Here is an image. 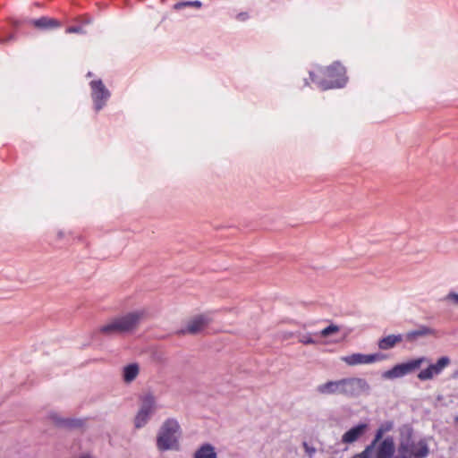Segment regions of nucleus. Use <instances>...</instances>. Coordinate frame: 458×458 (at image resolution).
<instances>
[{"mask_svg": "<svg viewBox=\"0 0 458 458\" xmlns=\"http://www.w3.org/2000/svg\"><path fill=\"white\" fill-rule=\"evenodd\" d=\"M370 390L366 379L357 377H343L328 380L316 387L320 395H340L345 398H358Z\"/></svg>", "mask_w": 458, "mask_h": 458, "instance_id": "f257e3e1", "label": "nucleus"}, {"mask_svg": "<svg viewBox=\"0 0 458 458\" xmlns=\"http://www.w3.org/2000/svg\"><path fill=\"white\" fill-rule=\"evenodd\" d=\"M145 315L146 312L142 310L129 312L124 316L114 318L100 327L99 332L106 335L129 333L138 327Z\"/></svg>", "mask_w": 458, "mask_h": 458, "instance_id": "f03ea898", "label": "nucleus"}, {"mask_svg": "<svg viewBox=\"0 0 458 458\" xmlns=\"http://www.w3.org/2000/svg\"><path fill=\"white\" fill-rule=\"evenodd\" d=\"M181 428L179 422L173 418L165 420L157 437V447L159 451L178 450Z\"/></svg>", "mask_w": 458, "mask_h": 458, "instance_id": "7ed1b4c3", "label": "nucleus"}, {"mask_svg": "<svg viewBox=\"0 0 458 458\" xmlns=\"http://www.w3.org/2000/svg\"><path fill=\"white\" fill-rule=\"evenodd\" d=\"M324 74L327 77L326 80H318L317 75L313 72H310L312 82L316 83L322 89L342 88L346 83L345 69L338 62L328 66Z\"/></svg>", "mask_w": 458, "mask_h": 458, "instance_id": "20e7f679", "label": "nucleus"}, {"mask_svg": "<svg viewBox=\"0 0 458 458\" xmlns=\"http://www.w3.org/2000/svg\"><path fill=\"white\" fill-rule=\"evenodd\" d=\"M140 401V410L134 419V426L136 428H143L157 411L156 398L152 394L143 395Z\"/></svg>", "mask_w": 458, "mask_h": 458, "instance_id": "39448f33", "label": "nucleus"}, {"mask_svg": "<svg viewBox=\"0 0 458 458\" xmlns=\"http://www.w3.org/2000/svg\"><path fill=\"white\" fill-rule=\"evenodd\" d=\"M424 361H426V358L420 357L396 364L391 369L385 371L382 374V377L386 379H394L404 377L418 369Z\"/></svg>", "mask_w": 458, "mask_h": 458, "instance_id": "423d86ee", "label": "nucleus"}, {"mask_svg": "<svg viewBox=\"0 0 458 458\" xmlns=\"http://www.w3.org/2000/svg\"><path fill=\"white\" fill-rule=\"evenodd\" d=\"M428 454V448L423 442L418 446L412 441H402L397 448V455L393 458H425Z\"/></svg>", "mask_w": 458, "mask_h": 458, "instance_id": "0eeeda50", "label": "nucleus"}, {"mask_svg": "<svg viewBox=\"0 0 458 458\" xmlns=\"http://www.w3.org/2000/svg\"><path fill=\"white\" fill-rule=\"evenodd\" d=\"M91 97L97 112L101 110L110 98V92L101 80L92 81L90 83Z\"/></svg>", "mask_w": 458, "mask_h": 458, "instance_id": "6e6552de", "label": "nucleus"}, {"mask_svg": "<svg viewBox=\"0 0 458 458\" xmlns=\"http://www.w3.org/2000/svg\"><path fill=\"white\" fill-rule=\"evenodd\" d=\"M385 359V355L377 352L371 354H363V353H352L350 355L343 356L341 360L344 361L348 366H357L362 364H371L377 361H380Z\"/></svg>", "mask_w": 458, "mask_h": 458, "instance_id": "1a4fd4ad", "label": "nucleus"}, {"mask_svg": "<svg viewBox=\"0 0 458 458\" xmlns=\"http://www.w3.org/2000/svg\"><path fill=\"white\" fill-rule=\"evenodd\" d=\"M211 319L207 315H198L190 319L184 328L179 331L180 335H196L201 332L209 323Z\"/></svg>", "mask_w": 458, "mask_h": 458, "instance_id": "9d476101", "label": "nucleus"}, {"mask_svg": "<svg viewBox=\"0 0 458 458\" xmlns=\"http://www.w3.org/2000/svg\"><path fill=\"white\" fill-rule=\"evenodd\" d=\"M449 363L450 359L446 356H443L438 359L435 364H430L427 369L420 370L418 374V377L422 381L429 380L433 378L434 376L440 374Z\"/></svg>", "mask_w": 458, "mask_h": 458, "instance_id": "9b49d317", "label": "nucleus"}, {"mask_svg": "<svg viewBox=\"0 0 458 458\" xmlns=\"http://www.w3.org/2000/svg\"><path fill=\"white\" fill-rule=\"evenodd\" d=\"M376 446V458H392L395 452L394 440L391 436L384 438Z\"/></svg>", "mask_w": 458, "mask_h": 458, "instance_id": "f8f14e48", "label": "nucleus"}, {"mask_svg": "<svg viewBox=\"0 0 458 458\" xmlns=\"http://www.w3.org/2000/svg\"><path fill=\"white\" fill-rule=\"evenodd\" d=\"M368 428V425L365 423L358 424L349 430H347L342 436V443L344 444H352L357 441L360 437H362Z\"/></svg>", "mask_w": 458, "mask_h": 458, "instance_id": "ddd939ff", "label": "nucleus"}, {"mask_svg": "<svg viewBox=\"0 0 458 458\" xmlns=\"http://www.w3.org/2000/svg\"><path fill=\"white\" fill-rule=\"evenodd\" d=\"M434 334H435L434 329H432L427 326H420L417 329L409 331L408 333H406L403 337L406 341L414 343L421 337L432 335Z\"/></svg>", "mask_w": 458, "mask_h": 458, "instance_id": "4468645a", "label": "nucleus"}, {"mask_svg": "<svg viewBox=\"0 0 458 458\" xmlns=\"http://www.w3.org/2000/svg\"><path fill=\"white\" fill-rule=\"evenodd\" d=\"M30 23L39 30H49L60 27V22L57 20L46 16L32 20Z\"/></svg>", "mask_w": 458, "mask_h": 458, "instance_id": "2eb2a0df", "label": "nucleus"}, {"mask_svg": "<svg viewBox=\"0 0 458 458\" xmlns=\"http://www.w3.org/2000/svg\"><path fill=\"white\" fill-rule=\"evenodd\" d=\"M403 339L402 335H389L378 341V348L380 350H389L394 347L397 344L401 343Z\"/></svg>", "mask_w": 458, "mask_h": 458, "instance_id": "dca6fc26", "label": "nucleus"}, {"mask_svg": "<svg viewBox=\"0 0 458 458\" xmlns=\"http://www.w3.org/2000/svg\"><path fill=\"white\" fill-rule=\"evenodd\" d=\"M193 458H217V454L211 444L206 443L195 451Z\"/></svg>", "mask_w": 458, "mask_h": 458, "instance_id": "f3484780", "label": "nucleus"}, {"mask_svg": "<svg viewBox=\"0 0 458 458\" xmlns=\"http://www.w3.org/2000/svg\"><path fill=\"white\" fill-rule=\"evenodd\" d=\"M140 368L137 363H131L123 368V377L126 383L132 382L139 375Z\"/></svg>", "mask_w": 458, "mask_h": 458, "instance_id": "a211bd4d", "label": "nucleus"}, {"mask_svg": "<svg viewBox=\"0 0 458 458\" xmlns=\"http://www.w3.org/2000/svg\"><path fill=\"white\" fill-rule=\"evenodd\" d=\"M385 433L386 432L382 428H378L376 431L373 441L370 443V445H367L365 449L359 454L363 457L369 458L370 453L376 447L377 444L382 441L381 439Z\"/></svg>", "mask_w": 458, "mask_h": 458, "instance_id": "6ab92c4d", "label": "nucleus"}, {"mask_svg": "<svg viewBox=\"0 0 458 458\" xmlns=\"http://www.w3.org/2000/svg\"><path fill=\"white\" fill-rule=\"evenodd\" d=\"M340 328L336 325L331 324L330 326L325 327L321 332L319 333L321 336L327 337L328 335L339 332Z\"/></svg>", "mask_w": 458, "mask_h": 458, "instance_id": "aec40b11", "label": "nucleus"}, {"mask_svg": "<svg viewBox=\"0 0 458 458\" xmlns=\"http://www.w3.org/2000/svg\"><path fill=\"white\" fill-rule=\"evenodd\" d=\"M202 4L200 1H187V2H181V3H177L175 5H174V8L175 9H182L183 7H186V6H193V7H197V8H199L201 7Z\"/></svg>", "mask_w": 458, "mask_h": 458, "instance_id": "412c9836", "label": "nucleus"}, {"mask_svg": "<svg viewBox=\"0 0 458 458\" xmlns=\"http://www.w3.org/2000/svg\"><path fill=\"white\" fill-rule=\"evenodd\" d=\"M299 341L304 344H312L316 343L310 334L301 335Z\"/></svg>", "mask_w": 458, "mask_h": 458, "instance_id": "4be33fe9", "label": "nucleus"}, {"mask_svg": "<svg viewBox=\"0 0 458 458\" xmlns=\"http://www.w3.org/2000/svg\"><path fill=\"white\" fill-rule=\"evenodd\" d=\"M303 447H304V450H305L306 454L310 458L315 454V453H316V448L315 447L309 445L306 442L303 443Z\"/></svg>", "mask_w": 458, "mask_h": 458, "instance_id": "5701e85b", "label": "nucleus"}, {"mask_svg": "<svg viewBox=\"0 0 458 458\" xmlns=\"http://www.w3.org/2000/svg\"><path fill=\"white\" fill-rule=\"evenodd\" d=\"M445 299L458 305V293L451 292L446 295Z\"/></svg>", "mask_w": 458, "mask_h": 458, "instance_id": "b1692460", "label": "nucleus"}, {"mask_svg": "<svg viewBox=\"0 0 458 458\" xmlns=\"http://www.w3.org/2000/svg\"><path fill=\"white\" fill-rule=\"evenodd\" d=\"M82 27L81 26H71L66 29V33H82Z\"/></svg>", "mask_w": 458, "mask_h": 458, "instance_id": "393cba45", "label": "nucleus"}, {"mask_svg": "<svg viewBox=\"0 0 458 458\" xmlns=\"http://www.w3.org/2000/svg\"><path fill=\"white\" fill-rule=\"evenodd\" d=\"M394 423L392 421H386L379 426L386 433L392 430Z\"/></svg>", "mask_w": 458, "mask_h": 458, "instance_id": "a878e982", "label": "nucleus"}, {"mask_svg": "<svg viewBox=\"0 0 458 458\" xmlns=\"http://www.w3.org/2000/svg\"><path fill=\"white\" fill-rule=\"evenodd\" d=\"M14 39V35L10 34L8 37H4L0 34V44H6Z\"/></svg>", "mask_w": 458, "mask_h": 458, "instance_id": "bb28decb", "label": "nucleus"}, {"mask_svg": "<svg viewBox=\"0 0 458 458\" xmlns=\"http://www.w3.org/2000/svg\"><path fill=\"white\" fill-rule=\"evenodd\" d=\"M58 236H59V238H62V237H63V233H62V232H60V233H58Z\"/></svg>", "mask_w": 458, "mask_h": 458, "instance_id": "cd10ccee", "label": "nucleus"}, {"mask_svg": "<svg viewBox=\"0 0 458 458\" xmlns=\"http://www.w3.org/2000/svg\"><path fill=\"white\" fill-rule=\"evenodd\" d=\"M81 458H90V457H89V456H84V457H81Z\"/></svg>", "mask_w": 458, "mask_h": 458, "instance_id": "c85d7f7f", "label": "nucleus"}]
</instances>
